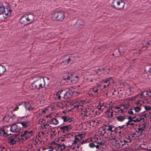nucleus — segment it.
Wrapping results in <instances>:
<instances>
[{
  "label": "nucleus",
  "instance_id": "obj_1",
  "mask_svg": "<svg viewBox=\"0 0 151 151\" xmlns=\"http://www.w3.org/2000/svg\"><path fill=\"white\" fill-rule=\"evenodd\" d=\"M108 139L109 140H112L113 145L116 147L118 148H122L127 143H130L132 139L130 136L128 135H126L122 137L119 140H117L115 138L109 137Z\"/></svg>",
  "mask_w": 151,
  "mask_h": 151
},
{
  "label": "nucleus",
  "instance_id": "obj_2",
  "mask_svg": "<svg viewBox=\"0 0 151 151\" xmlns=\"http://www.w3.org/2000/svg\"><path fill=\"white\" fill-rule=\"evenodd\" d=\"M7 131L6 127H3L0 128V135L3 137H7L8 142L13 145L16 143L18 137L15 134L9 135Z\"/></svg>",
  "mask_w": 151,
  "mask_h": 151
},
{
  "label": "nucleus",
  "instance_id": "obj_3",
  "mask_svg": "<svg viewBox=\"0 0 151 151\" xmlns=\"http://www.w3.org/2000/svg\"><path fill=\"white\" fill-rule=\"evenodd\" d=\"M31 85L33 89L39 91L45 87V82L44 78H41L36 80L34 81Z\"/></svg>",
  "mask_w": 151,
  "mask_h": 151
},
{
  "label": "nucleus",
  "instance_id": "obj_4",
  "mask_svg": "<svg viewBox=\"0 0 151 151\" xmlns=\"http://www.w3.org/2000/svg\"><path fill=\"white\" fill-rule=\"evenodd\" d=\"M87 143H88V145L90 148H93L95 147L97 149L99 148H101L100 147L104 144V142L103 141H101L100 142H97L96 141H92L91 139L89 138L85 140H83L80 144L83 145Z\"/></svg>",
  "mask_w": 151,
  "mask_h": 151
},
{
  "label": "nucleus",
  "instance_id": "obj_5",
  "mask_svg": "<svg viewBox=\"0 0 151 151\" xmlns=\"http://www.w3.org/2000/svg\"><path fill=\"white\" fill-rule=\"evenodd\" d=\"M34 15L32 14H24L19 19V22L22 24L27 25L32 22L34 20Z\"/></svg>",
  "mask_w": 151,
  "mask_h": 151
},
{
  "label": "nucleus",
  "instance_id": "obj_6",
  "mask_svg": "<svg viewBox=\"0 0 151 151\" xmlns=\"http://www.w3.org/2000/svg\"><path fill=\"white\" fill-rule=\"evenodd\" d=\"M125 4L123 0H113L111 6L118 10H122L124 9Z\"/></svg>",
  "mask_w": 151,
  "mask_h": 151
},
{
  "label": "nucleus",
  "instance_id": "obj_7",
  "mask_svg": "<svg viewBox=\"0 0 151 151\" xmlns=\"http://www.w3.org/2000/svg\"><path fill=\"white\" fill-rule=\"evenodd\" d=\"M65 17V12L63 11H56L52 14V18L54 20L61 21Z\"/></svg>",
  "mask_w": 151,
  "mask_h": 151
},
{
  "label": "nucleus",
  "instance_id": "obj_8",
  "mask_svg": "<svg viewBox=\"0 0 151 151\" xmlns=\"http://www.w3.org/2000/svg\"><path fill=\"white\" fill-rule=\"evenodd\" d=\"M105 130L106 131V132L107 131H109L111 132H114L115 133H116L117 131V130H116V129L117 128H116V127H114L113 125H110L108 124H105L104 125V127Z\"/></svg>",
  "mask_w": 151,
  "mask_h": 151
},
{
  "label": "nucleus",
  "instance_id": "obj_9",
  "mask_svg": "<svg viewBox=\"0 0 151 151\" xmlns=\"http://www.w3.org/2000/svg\"><path fill=\"white\" fill-rule=\"evenodd\" d=\"M21 129V127L16 124H13L11 126L10 130L12 132H18Z\"/></svg>",
  "mask_w": 151,
  "mask_h": 151
},
{
  "label": "nucleus",
  "instance_id": "obj_10",
  "mask_svg": "<svg viewBox=\"0 0 151 151\" xmlns=\"http://www.w3.org/2000/svg\"><path fill=\"white\" fill-rule=\"evenodd\" d=\"M74 91H72L70 90L67 91L64 94L63 98L65 99H67L71 98Z\"/></svg>",
  "mask_w": 151,
  "mask_h": 151
},
{
  "label": "nucleus",
  "instance_id": "obj_11",
  "mask_svg": "<svg viewBox=\"0 0 151 151\" xmlns=\"http://www.w3.org/2000/svg\"><path fill=\"white\" fill-rule=\"evenodd\" d=\"M71 125H65L60 127V129L63 133L68 132L71 128Z\"/></svg>",
  "mask_w": 151,
  "mask_h": 151
},
{
  "label": "nucleus",
  "instance_id": "obj_12",
  "mask_svg": "<svg viewBox=\"0 0 151 151\" xmlns=\"http://www.w3.org/2000/svg\"><path fill=\"white\" fill-rule=\"evenodd\" d=\"M63 79L67 80V82L69 84H70L73 82L74 79L73 78V76L71 73L68 75L67 77H63Z\"/></svg>",
  "mask_w": 151,
  "mask_h": 151
},
{
  "label": "nucleus",
  "instance_id": "obj_13",
  "mask_svg": "<svg viewBox=\"0 0 151 151\" xmlns=\"http://www.w3.org/2000/svg\"><path fill=\"white\" fill-rule=\"evenodd\" d=\"M102 130L101 131H99V134L101 136L105 135V136H108V135H111L112 134L111 133L106 132L103 127H102Z\"/></svg>",
  "mask_w": 151,
  "mask_h": 151
},
{
  "label": "nucleus",
  "instance_id": "obj_14",
  "mask_svg": "<svg viewBox=\"0 0 151 151\" xmlns=\"http://www.w3.org/2000/svg\"><path fill=\"white\" fill-rule=\"evenodd\" d=\"M61 119L63 120L64 122H68L70 123L72 121V119L70 118L68 116L65 115L64 116H61Z\"/></svg>",
  "mask_w": 151,
  "mask_h": 151
},
{
  "label": "nucleus",
  "instance_id": "obj_15",
  "mask_svg": "<svg viewBox=\"0 0 151 151\" xmlns=\"http://www.w3.org/2000/svg\"><path fill=\"white\" fill-rule=\"evenodd\" d=\"M84 25V22L81 20H78L75 24L76 26L78 28H82Z\"/></svg>",
  "mask_w": 151,
  "mask_h": 151
},
{
  "label": "nucleus",
  "instance_id": "obj_16",
  "mask_svg": "<svg viewBox=\"0 0 151 151\" xmlns=\"http://www.w3.org/2000/svg\"><path fill=\"white\" fill-rule=\"evenodd\" d=\"M6 9L7 10V12L3 15L4 18L7 19L12 14V12L11 10L9 8L8 6H6Z\"/></svg>",
  "mask_w": 151,
  "mask_h": 151
},
{
  "label": "nucleus",
  "instance_id": "obj_17",
  "mask_svg": "<svg viewBox=\"0 0 151 151\" xmlns=\"http://www.w3.org/2000/svg\"><path fill=\"white\" fill-rule=\"evenodd\" d=\"M127 116L124 114H121L119 116H116V118L117 120L120 122H122L126 119Z\"/></svg>",
  "mask_w": 151,
  "mask_h": 151
},
{
  "label": "nucleus",
  "instance_id": "obj_18",
  "mask_svg": "<svg viewBox=\"0 0 151 151\" xmlns=\"http://www.w3.org/2000/svg\"><path fill=\"white\" fill-rule=\"evenodd\" d=\"M22 126V127L26 128L30 126V122L28 121H23L19 123Z\"/></svg>",
  "mask_w": 151,
  "mask_h": 151
},
{
  "label": "nucleus",
  "instance_id": "obj_19",
  "mask_svg": "<svg viewBox=\"0 0 151 151\" xmlns=\"http://www.w3.org/2000/svg\"><path fill=\"white\" fill-rule=\"evenodd\" d=\"M50 124H51L57 125L58 124V121L55 118H53L49 121Z\"/></svg>",
  "mask_w": 151,
  "mask_h": 151
},
{
  "label": "nucleus",
  "instance_id": "obj_20",
  "mask_svg": "<svg viewBox=\"0 0 151 151\" xmlns=\"http://www.w3.org/2000/svg\"><path fill=\"white\" fill-rule=\"evenodd\" d=\"M6 70L5 66L0 65V76L3 75L6 71Z\"/></svg>",
  "mask_w": 151,
  "mask_h": 151
},
{
  "label": "nucleus",
  "instance_id": "obj_21",
  "mask_svg": "<svg viewBox=\"0 0 151 151\" xmlns=\"http://www.w3.org/2000/svg\"><path fill=\"white\" fill-rule=\"evenodd\" d=\"M144 117H142V116H138L135 119H133V122H134L136 123L140 122L143 121L144 122Z\"/></svg>",
  "mask_w": 151,
  "mask_h": 151
},
{
  "label": "nucleus",
  "instance_id": "obj_22",
  "mask_svg": "<svg viewBox=\"0 0 151 151\" xmlns=\"http://www.w3.org/2000/svg\"><path fill=\"white\" fill-rule=\"evenodd\" d=\"M146 124L144 122L141 121L139 123V125L138 126V128L144 129H145Z\"/></svg>",
  "mask_w": 151,
  "mask_h": 151
},
{
  "label": "nucleus",
  "instance_id": "obj_23",
  "mask_svg": "<svg viewBox=\"0 0 151 151\" xmlns=\"http://www.w3.org/2000/svg\"><path fill=\"white\" fill-rule=\"evenodd\" d=\"M63 92V90L62 89H60V90L58 91L56 93V96L57 99L60 100L61 99V94L62 92Z\"/></svg>",
  "mask_w": 151,
  "mask_h": 151
},
{
  "label": "nucleus",
  "instance_id": "obj_24",
  "mask_svg": "<svg viewBox=\"0 0 151 151\" xmlns=\"http://www.w3.org/2000/svg\"><path fill=\"white\" fill-rule=\"evenodd\" d=\"M5 12V9L4 5L2 4H0V14H3Z\"/></svg>",
  "mask_w": 151,
  "mask_h": 151
},
{
  "label": "nucleus",
  "instance_id": "obj_25",
  "mask_svg": "<svg viewBox=\"0 0 151 151\" xmlns=\"http://www.w3.org/2000/svg\"><path fill=\"white\" fill-rule=\"evenodd\" d=\"M110 109L107 110L106 114L109 118H111L113 116V112L112 111H110Z\"/></svg>",
  "mask_w": 151,
  "mask_h": 151
},
{
  "label": "nucleus",
  "instance_id": "obj_26",
  "mask_svg": "<svg viewBox=\"0 0 151 151\" xmlns=\"http://www.w3.org/2000/svg\"><path fill=\"white\" fill-rule=\"evenodd\" d=\"M141 106H143L146 110V111H149V113L151 114V106L146 105Z\"/></svg>",
  "mask_w": 151,
  "mask_h": 151
},
{
  "label": "nucleus",
  "instance_id": "obj_27",
  "mask_svg": "<svg viewBox=\"0 0 151 151\" xmlns=\"http://www.w3.org/2000/svg\"><path fill=\"white\" fill-rule=\"evenodd\" d=\"M33 132L32 130L28 131L26 130L24 132V134H27L30 137L33 134Z\"/></svg>",
  "mask_w": 151,
  "mask_h": 151
},
{
  "label": "nucleus",
  "instance_id": "obj_28",
  "mask_svg": "<svg viewBox=\"0 0 151 151\" xmlns=\"http://www.w3.org/2000/svg\"><path fill=\"white\" fill-rule=\"evenodd\" d=\"M145 131L144 129H139L138 128L136 129V132L137 133H139L140 135H142L143 134H144Z\"/></svg>",
  "mask_w": 151,
  "mask_h": 151
},
{
  "label": "nucleus",
  "instance_id": "obj_29",
  "mask_svg": "<svg viewBox=\"0 0 151 151\" xmlns=\"http://www.w3.org/2000/svg\"><path fill=\"white\" fill-rule=\"evenodd\" d=\"M84 101H81L80 102H79V104H76L74 106V107L75 108H79L80 106H82L83 104Z\"/></svg>",
  "mask_w": 151,
  "mask_h": 151
},
{
  "label": "nucleus",
  "instance_id": "obj_30",
  "mask_svg": "<svg viewBox=\"0 0 151 151\" xmlns=\"http://www.w3.org/2000/svg\"><path fill=\"white\" fill-rule=\"evenodd\" d=\"M75 139L73 141V143L74 144H76L78 142H79L81 139L78 137V136H76V135L74 137Z\"/></svg>",
  "mask_w": 151,
  "mask_h": 151
},
{
  "label": "nucleus",
  "instance_id": "obj_31",
  "mask_svg": "<svg viewBox=\"0 0 151 151\" xmlns=\"http://www.w3.org/2000/svg\"><path fill=\"white\" fill-rule=\"evenodd\" d=\"M142 106H134L133 108V109L136 112H138L142 109Z\"/></svg>",
  "mask_w": 151,
  "mask_h": 151
},
{
  "label": "nucleus",
  "instance_id": "obj_32",
  "mask_svg": "<svg viewBox=\"0 0 151 151\" xmlns=\"http://www.w3.org/2000/svg\"><path fill=\"white\" fill-rule=\"evenodd\" d=\"M134 110L133 108L132 107L131 108L129 109V110L127 111V113L129 115H132L134 114L133 111H132Z\"/></svg>",
  "mask_w": 151,
  "mask_h": 151
},
{
  "label": "nucleus",
  "instance_id": "obj_33",
  "mask_svg": "<svg viewBox=\"0 0 151 151\" xmlns=\"http://www.w3.org/2000/svg\"><path fill=\"white\" fill-rule=\"evenodd\" d=\"M133 121H131L129 122V121H128L126 123V125L128 127L129 126H133L135 124L133 123Z\"/></svg>",
  "mask_w": 151,
  "mask_h": 151
},
{
  "label": "nucleus",
  "instance_id": "obj_34",
  "mask_svg": "<svg viewBox=\"0 0 151 151\" xmlns=\"http://www.w3.org/2000/svg\"><path fill=\"white\" fill-rule=\"evenodd\" d=\"M43 126L44 128L46 129H49L50 127H51V126H50L49 124H45V123H43Z\"/></svg>",
  "mask_w": 151,
  "mask_h": 151
},
{
  "label": "nucleus",
  "instance_id": "obj_35",
  "mask_svg": "<svg viewBox=\"0 0 151 151\" xmlns=\"http://www.w3.org/2000/svg\"><path fill=\"white\" fill-rule=\"evenodd\" d=\"M150 43L149 42H147L146 43V45H143V44H142V45H143L142 46V48H144L145 47H146V48H147L148 47V45H150Z\"/></svg>",
  "mask_w": 151,
  "mask_h": 151
},
{
  "label": "nucleus",
  "instance_id": "obj_36",
  "mask_svg": "<svg viewBox=\"0 0 151 151\" xmlns=\"http://www.w3.org/2000/svg\"><path fill=\"white\" fill-rule=\"evenodd\" d=\"M111 79V78H107L105 80H104L103 81L105 83H108V82H109V81Z\"/></svg>",
  "mask_w": 151,
  "mask_h": 151
},
{
  "label": "nucleus",
  "instance_id": "obj_37",
  "mask_svg": "<svg viewBox=\"0 0 151 151\" xmlns=\"http://www.w3.org/2000/svg\"><path fill=\"white\" fill-rule=\"evenodd\" d=\"M22 136L24 137L25 138L26 140L27 139L29 138V137H30L27 134H24V133L22 135Z\"/></svg>",
  "mask_w": 151,
  "mask_h": 151
},
{
  "label": "nucleus",
  "instance_id": "obj_38",
  "mask_svg": "<svg viewBox=\"0 0 151 151\" xmlns=\"http://www.w3.org/2000/svg\"><path fill=\"white\" fill-rule=\"evenodd\" d=\"M42 150H47V151H53V150H54V149L53 148H50L49 150H48V149L45 148H43L42 149Z\"/></svg>",
  "mask_w": 151,
  "mask_h": 151
},
{
  "label": "nucleus",
  "instance_id": "obj_39",
  "mask_svg": "<svg viewBox=\"0 0 151 151\" xmlns=\"http://www.w3.org/2000/svg\"><path fill=\"white\" fill-rule=\"evenodd\" d=\"M60 146H61L62 147H63V150L66 147L64 143H61L59 144Z\"/></svg>",
  "mask_w": 151,
  "mask_h": 151
},
{
  "label": "nucleus",
  "instance_id": "obj_40",
  "mask_svg": "<svg viewBox=\"0 0 151 151\" xmlns=\"http://www.w3.org/2000/svg\"><path fill=\"white\" fill-rule=\"evenodd\" d=\"M28 110L29 111H31L32 110L34 109V108L32 107L30 104V106H29L27 108Z\"/></svg>",
  "mask_w": 151,
  "mask_h": 151
},
{
  "label": "nucleus",
  "instance_id": "obj_41",
  "mask_svg": "<svg viewBox=\"0 0 151 151\" xmlns=\"http://www.w3.org/2000/svg\"><path fill=\"white\" fill-rule=\"evenodd\" d=\"M66 62H67V63H72V61L71 60L70 58H69L66 61Z\"/></svg>",
  "mask_w": 151,
  "mask_h": 151
},
{
  "label": "nucleus",
  "instance_id": "obj_42",
  "mask_svg": "<svg viewBox=\"0 0 151 151\" xmlns=\"http://www.w3.org/2000/svg\"><path fill=\"white\" fill-rule=\"evenodd\" d=\"M76 135V136H78V137L79 138L81 139L83 137V134H78V135Z\"/></svg>",
  "mask_w": 151,
  "mask_h": 151
},
{
  "label": "nucleus",
  "instance_id": "obj_43",
  "mask_svg": "<svg viewBox=\"0 0 151 151\" xmlns=\"http://www.w3.org/2000/svg\"><path fill=\"white\" fill-rule=\"evenodd\" d=\"M30 104L29 102L26 103L25 102L24 103L25 106L27 109L28 107V106H30Z\"/></svg>",
  "mask_w": 151,
  "mask_h": 151
},
{
  "label": "nucleus",
  "instance_id": "obj_44",
  "mask_svg": "<svg viewBox=\"0 0 151 151\" xmlns=\"http://www.w3.org/2000/svg\"><path fill=\"white\" fill-rule=\"evenodd\" d=\"M127 119H129V121H129V122L131 121H133V119L132 118V117L131 116H128Z\"/></svg>",
  "mask_w": 151,
  "mask_h": 151
},
{
  "label": "nucleus",
  "instance_id": "obj_45",
  "mask_svg": "<svg viewBox=\"0 0 151 151\" xmlns=\"http://www.w3.org/2000/svg\"><path fill=\"white\" fill-rule=\"evenodd\" d=\"M93 92L94 93L97 94L98 93V89H96V90H95L94 88L93 89H92Z\"/></svg>",
  "mask_w": 151,
  "mask_h": 151
},
{
  "label": "nucleus",
  "instance_id": "obj_46",
  "mask_svg": "<svg viewBox=\"0 0 151 151\" xmlns=\"http://www.w3.org/2000/svg\"><path fill=\"white\" fill-rule=\"evenodd\" d=\"M116 128H117V129H116V130H119V129H122L123 128V126H119L118 127H116Z\"/></svg>",
  "mask_w": 151,
  "mask_h": 151
},
{
  "label": "nucleus",
  "instance_id": "obj_47",
  "mask_svg": "<svg viewBox=\"0 0 151 151\" xmlns=\"http://www.w3.org/2000/svg\"><path fill=\"white\" fill-rule=\"evenodd\" d=\"M110 82H109V83H108L107 84V85H104L103 86V88H106V87L107 86H109V84H110Z\"/></svg>",
  "mask_w": 151,
  "mask_h": 151
},
{
  "label": "nucleus",
  "instance_id": "obj_48",
  "mask_svg": "<svg viewBox=\"0 0 151 151\" xmlns=\"http://www.w3.org/2000/svg\"><path fill=\"white\" fill-rule=\"evenodd\" d=\"M102 106H100L98 108V109L99 110H100L101 109H104V108H102Z\"/></svg>",
  "mask_w": 151,
  "mask_h": 151
},
{
  "label": "nucleus",
  "instance_id": "obj_49",
  "mask_svg": "<svg viewBox=\"0 0 151 151\" xmlns=\"http://www.w3.org/2000/svg\"><path fill=\"white\" fill-rule=\"evenodd\" d=\"M117 111H118V112L121 111V113H123L124 110H123V109H119Z\"/></svg>",
  "mask_w": 151,
  "mask_h": 151
},
{
  "label": "nucleus",
  "instance_id": "obj_50",
  "mask_svg": "<svg viewBox=\"0 0 151 151\" xmlns=\"http://www.w3.org/2000/svg\"><path fill=\"white\" fill-rule=\"evenodd\" d=\"M118 51L119 52V53L120 55H122L124 54V52H121L119 49L118 50Z\"/></svg>",
  "mask_w": 151,
  "mask_h": 151
},
{
  "label": "nucleus",
  "instance_id": "obj_51",
  "mask_svg": "<svg viewBox=\"0 0 151 151\" xmlns=\"http://www.w3.org/2000/svg\"><path fill=\"white\" fill-rule=\"evenodd\" d=\"M88 116V114L87 113H86L84 115L83 117H84V118H86Z\"/></svg>",
  "mask_w": 151,
  "mask_h": 151
},
{
  "label": "nucleus",
  "instance_id": "obj_52",
  "mask_svg": "<svg viewBox=\"0 0 151 151\" xmlns=\"http://www.w3.org/2000/svg\"><path fill=\"white\" fill-rule=\"evenodd\" d=\"M129 105H126L124 107V109H127L128 108H129Z\"/></svg>",
  "mask_w": 151,
  "mask_h": 151
},
{
  "label": "nucleus",
  "instance_id": "obj_53",
  "mask_svg": "<svg viewBox=\"0 0 151 151\" xmlns=\"http://www.w3.org/2000/svg\"><path fill=\"white\" fill-rule=\"evenodd\" d=\"M100 106H102V108H103L104 107V108L106 106V105H103V104H101V103H100Z\"/></svg>",
  "mask_w": 151,
  "mask_h": 151
},
{
  "label": "nucleus",
  "instance_id": "obj_54",
  "mask_svg": "<svg viewBox=\"0 0 151 151\" xmlns=\"http://www.w3.org/2000/svg\"><path fill=\"white\" fill-rule=\"evenodd\" d=\"M101 70L100 69H99L97 70L96 73H99V72H101Z\"/></svg>",
  "mask_w": 151,
  "mask_h": 151
},
{
  "label": "nucleus",
  "instance_id": "obj_55",
  "mask_svg": "<svg viewBox=\"0 0 151 151\" xmlns=\"http://www.w3.org/2000/svg\"><path fill=\"white\" fill-rule=\"evenodd\" d=\"M137 117H138V116H134L133 117H132V118L133 119H135L136 118H137Z\"/></svg>",
  "mask_w": 151,
  "mask_h": 151
},
{
  "label": "nucleus",
  "instance_id": "obj_56",
  "mask_svg": "<svg viewBox=\"0 0 151 151\" xmlns=\"http://www.w3.org/2000/svg\"><path fill=\"white\" fill-rule=\"evenodd\" d=\"M136 99V97H133L132 98V100L133 101Z\"/></svg>",
  "mask_w": 151,
  "mask_h": 151
},
{
  "label": "nucleus",
  "instance_id": "obj_57",
  "mask_svg": "<svg viewBox=\"0 0 151 151\" xmlns=\"http://www.w3.org/2000/svg\"><path fill=\"white\" fill-rule=\"evenodd\" d=\"M19 109L18 107H16L14 109V110L16 111L18 109Z\"/></svg>",
  "mask_w": 151,
  "mask_h": 151
},
{
  "label": "nucleus",
  "instance_id": "obj_58",
  "mask_svg": "<svg viewBox=\"0 0 151 151\" xmlns=\"http://www.w3.org/2000/svg\"><path fill=\"white\" fill-rule=\"evenodd\" d=\"M148 71L149 72L151 73V67L149 69Z\"/></svg>",
  "mask_w": 151,
  "mask_h": 151
},
{
  "label": "nucleus",
  "instance_id": "obj_59",
  "mask_svg": "<svg viewBox=\"0 0 151 151\" xmlns=\"http://www.w3.org/2000/svg\"><path fill=\"white\" fill-rule=\"evenodd\" d=\"M120 108V107L116 106L115 107V109H119Z\"/></svg>",
  "mask_w": 151,
  "mask_h": 151
},
{
  "label": "nucleus",
  "instance_id": "obj_60",
  "mask_svg": "<svg viewBox=\"0 0 151 151\" xmlns=\"http://www.w3.org/2000/svg\"><path fill=\"white\" fill-rule=\"evenodd\" d=\"M147 114H143L142 115V116H144L146 117L147 116Z\"/></svg>",
  "mask_w": 151,
  "mask_h": 151
},
{
  "label": "nucleus",
  "instance_id": "obj_61",
  "mask_svg": "<svg viewBox=\"0 0 151 151\" xmlns=\"http://www.w3.org/2000/svg\"><path fill=\"white\" fill-rule=\"evenodd\" d=\"M86 113H88V116H89L90 115V114L89 113V112H86Z\"/></svg>",
  "mask_w": 151,
  "mask_h": 151
},
{
  "label": "nucleus",
  "instance_id": "obj_62",
  "mask_svg": "<svg viewBox=\"0 0 151 151\" xmlns=\"http://www.w3.org/2000/svg\"><path fill=\"white\" fill-rule=\"evenodd\" d=\"M65 139H62L61 140H60V141H61V142H63V141H65Z\"/></svg>",
  "mask_w": 151,
  "mask_h": 151
},
{
  "label": "nucleus",
  "instance_id": "obj_63",
  "mask_svg": "<svg viewBox=\"0 0 151 151\" xmlns=\"http://www.w3.org/2000/svg\"><path fill=\"white\" fill-rule=\"evenodd\" d=\"M96 114H97L98 115H99V114H100V113H99V112H98V114L96 111Z\"/></svg>",
  "mask_w": 151,
  "mask_h": 151
},
{
  "label": "nucleus",
  "instance_id": "obj_64",
  "mask_svg": "<svg viewBox=\"0 0 151 151\" xmlns=\"http://www.w3.org/2000/svg\"><path fill=\"white\" fill-rule=\"evenodd\" d=\"M75 77V78H76L77 79H78V76H76Z\"/></svg>",
  "mask_w": 151,
  "mask_h": 151
}]
</instances>
